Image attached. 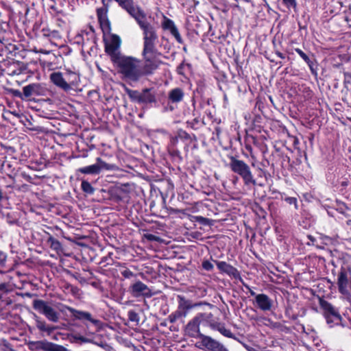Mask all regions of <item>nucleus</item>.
Returning <instances> with one entry per match:
<instances>
[{
    "label": "nucleus",
    "instance_id": "obj_8",
    "mask_svg": "<svg viewBox=\"0 0 351 351\" xmlns=\"http://www.w3.org/2000/svg\"><path fill=\"white\" fill-rule=\"evenodd\" d=\"M117 2L132 16L138 23L139 21H145L146 15L138 7H135L132 0H116Z\"/></svg>",
    "mask_w": 351,
    "mask_h": 351
},
{
    "label": "nucleus",
    "instance_id": "obj_33",
    "mask_svg": "<svg viewBox=\"0 0 351 351\" xmlns=\"http://www.w3.org/2000/svg\"><path fill=\"white\" fill-rule=\"evenodd\" d=\"M38 328L42 330H47L49 332H50L51 331H52L53 330V328H49V327H47L45 326V324H40L39 326H38Z\"/></svg>",
    "mask_w": 351,
    "mask_h": 351
},
{
    "label": "nucleus",
    "instance_id": "obj_38",
    "mask_svg": "<svg viewBox=\"0 0 351 351\" xmlns=\"http://www.w3.org/2000/svg\"><path fill=\"white\" fill-rule=\"evenodd\" d=\"M54 247L58 248L60 246L59 242L56 241L53 243Z\"/></svg>",
    "mask_w": 351,
    "mask_h": 351
},
{
    "label": "nucleus",
    "instance_id": "obj_12",
    "mask_svg": "<svg viewBox=\"0 0 351 351\" xmlns=\"http://www.w3.org/2000/svg\"><path fill=\"white\" fill-rule=\"evenodd\" d=\"M132 294L135 297L141 295L151 296V290L149 287L141 281H137L130 287Z\"/></svg>",
    "mask_w": 351,
    "mask_h": 351
},
{
    "label": "nucleus",
    "instance_id": "obj_35",
    "mask_svg": "<svg viewBox=\"0 0 351 351\" xmlns=\"http://www.w3.org/2000/svg\"><path fill=\"white\" fill-rule=\"evenodd\" d=\"M283 2L287 5L291 6L295 5V0H282Z\"/></svg>",
    "mask_w": 351,
    "mask_h": 351
},
{
    "label": "nucleus",
    "instance_id": "obj_27",
    "mask_svg": "<svg viewBox=\"0 0 351 351\" xmlns=\"http://www.w3.org/2000/svg\"><path fill=\"white\" fill-rule=\"evenodd\" d=\"M128 317L131 322H136L137 324L139 322L138 315L133 311H130L128 312Z\"/></svg>",
    "mask_w": 351,
    "mask_h": 351
},
{
    "label": "nucleus",
    "instance_id": "obj_43",
    "mask_svg": "<svg viewBox=\"0 0 351 351\" xmlns=\"http://www.w3.org/2000/svg\"><path fill=\"white\" fill-rule=\"evenodd\" d=\"M1 198H2V193H1V191H0V199H1Z\"/></svg>",
    "mask_w": 351,
    "mask_h": 351
},
{
    "label": "nucleus",
    "instance_id": "obj_10",
    "mask_svg": "<svg viewBox=\"0 0 351 351\" xmlns=\"http://www.w3.org/2000/svg\"><path fill=\"white\" fill-rule=\"evenodd\" d=\"M204 314H199L195 316L189 324L186 325V331L191 337H199L202 335L199 332V325L204 319Z\"/></svg>",
    "mask_w": 351,
    "mask_h": 351
},
{
    "label": "nucleus",
    "instance_id": "obj_13",
    "mask_svg": "<svg viewBox=\"0 0 351 351\" xmlns=\"http://www.w3.org/2000/svg\"><path fill=\"white\" fill-rule=\"evenodd\" d=\"M255 302L257 307L264 311H270L273 305L272 300L265 294H257Z\"/></svg>",
    "mask_w": 351,
    "mask_h": 351
},
{
    "label": "nucleus",
    "instance_id": "obj_37",
    "mask_svg": "<svg viewBox=\"0 0 351 351\" xmlns=\"http://www.w3.org/2000/svg\"><path fill=\"white\" fill-rule=\"evenodd\" d=\"M101 1L104 4V8H107L108 3H109V2H108V0H101Z\"/></svg>",
    "mask_w": 351,
    "mask_h": 351
},
{
    "label": "nucleus",
    "instance_id": "obj_18",
    "mask_svg": "<svg viewBox=\"0 0 351 351\" xmlns=\"http://www.w3.org/2000/svg\"><path fill=\"white\" fill-rule=\"evenodd\" d=\"M40 85L33 84L23 88V95L26 97L36 96L42 93Z\"/></svg>",
    "mask_w": 351,
    "mask_h": 351
},
{
    "label": "nucleus",
    "instance_id": "obj_4",
    "mask_svg": "<svg viewBox=\"0 0 351 351\" xmlns=\"http://www.w3.org/2000/svg\"><path fill=\"white\" fill-rule=\"evenodd\" d=\"M120 46L121 39L117 35H112L110 39L106 41L105 51L110 56L112 62L122 56L119 50Z\"/></svg>",
    "mask_w": 351,
    "mask_h": 351
},
{
    "label": "nucleus",
    "instance_id": "obj_42",
    "mask_svg": "<svg viewBox=\"0 0 351 351\" xmlns=\"http://www.w3.org/2000/svg\"><path fill=\"white\" fill-rule=\"evenodd\" d=\"M84 324H85V326H86V329H87V330H88V329H89V326H88V324H86V323H84Z\"/></svg>",
    "mask_w": 351,
    "mask_h": 351
},
{
    "label": "nucleus",
    "instance_id": "obj_40",
    "mask_svg": "<svg viewBox=\"0 0 351 351\" xmlns=\"http://www.w3.org/2000/svg\"><path fill=\"white\" fill-rule=\"evenodd\" d=\"M250 293L252 295H254L255 297L256 295V294L253 291H250Z\"/></svg>",
    "mask_w": 351,
    "mask_h": 351
},
{
    "label": "nucleus",
    "instance_id": "obj_20",
    "mask_svg": "<svg viewBox=\"0 0 351 351\" xmlns=\"http://www.w3.org/2000/svg\"><path fill=\"white\" fill-rule=\"evenodd\" d=\"M184 97V93L182 89L179 88L171 90L169 93V98L172 102H179Z\"/></svg>",
    "mask_w": 351,
    "mask_h": 351
},
{
    "label": "nucleus",
    "instance_id": "obj_14",
    "mask_svg": "<svg viewBox=\"0 0 351 351\" xmlns=\"http://www.w3.org/2000/svg\"><path fill=\"white\" fill-rule=\"evenodd\" d=\"M97 18L103 30H110V22L107 17V8H101L97 10Z\"/></svg>",
    "mask_w": 351,
    "mask_h": 351
},
{
    "label": "nucleus",
    "instance_id": "obj_29",
    "mask_svg": "<svg viewBox=\"0 0 351 351\" xmlns=\"http://www.w3.org/2000/svg\"><path fill=\"white\" fill-rule=\"evenodd\" d=\"M121 274H122L123 276H124L126 278H132V277L134 276V273L132 271H131L128 269H123L121 271Z\"/></svg>",
    "mask_w": 351,
    "mask_h": 351
},
{
    "label": "nucleus",
    "instance_id": "obj_19",
    "mask_svg": "<svg viewBox=\"0 0 351 351\" xmlns=\"http://www.w3.org/2000/svg\"><path fill=\"white\" fill-rule=\"evenodd\" d=\"M126 93H128V96L134 101H137L139 102H147V101H152L151 99H147L145 97V95L147 93V91L145 90L144 94L142 95L137 90H132L128 88L125 89Z\"/></svg>",
    "mask_w": 351,
    "mask_h": 351
},
{
    "label": "nucleus",
    "instance_id": "obj_34",
    "mask_svg": "<svg viewBox=\"0 0 351 351\" xmlns=\"http://www.w3.org/2000/svg\"><path fill=\"white\" fill-rule=\"evenodd\" d=\"M6 260V255L0 252V265H3Z\"/></svg>",
    "mask_w": 351,
    "mask_h": 351
},
{
    "label": "nucleus",
    "instance_id": "obj_36",
    "mask_svg": "<svg viewBox=\"0 0 351 351\" xmlns=\"http://www.w3.org/2000/svg\"><path fill=\"white\" fill-rule=\"evenodd\" d=\"M222 324H220V323H213V324H210V327L213 328V329H215V330H217V326H221Z\"/></svg>",
    "mask_w": 351,
    "mask_h": 351
},
{
    "label": "nucleus",
    "instance_id": "obj_32",
    "mask_svg": "<svg viewBox=\"0 0 351 351\" xmlns=\"http://www.w3.org/2000/svg\"><path fill=\"white\" fill-rule=\"evenodd\" d=\"M285 201L289 204H293L295 206V208H298V205H297V199L295 197H287L285 199Z\"/></svg>",
    "mask_w": 351,
    "mask_h": 351
},
{
    "label": "nucleus",
    "instance_id": "obj_44",
    "mask_svg": "<svg viewBox=\"0 0 351 351\" xmlns=\"http://www.w3.org/2000/svg\"><path fill=\"white\" fill-rule=\"evenodd\" d=\"M199 219H200L201 220H204V219H204V218H203V217H199Z\"/></svg>",
    "mask_w": 351,
    "mask_h": 351
},
{
    "label": "nucleus",
    "instance_id": "obj_1",
    "mask_svg": "<svg viewBox=\"0 0 351 351\" xmlns=\"http://www.w3.org/2000/svg\"><path fill=\"white\" fill-rule=\"evenodd\" d=\"M138 25L143 30V50L142 55L145 60V72L151 73L156 70L162 62L159 58L161 53L158 51L156 45L158 36L154 27L145 21H139Z\"/></svg>",
    "mask_w": 351,
    "mask_h": 351
},
{
    "label": "nucleus",
    "instance_id": "obj_45",
    "mask_svg": "<svg viewBox=\"0 0 351 351\" xmlns=\"http://www.w3.org/2000/svg\"><path fill=\"white\" fill-rule=\"evenodd\" d=\"M223 351H228V350H227V349H226V348H225V349H224V350H223Z\"/></svg>",
    "mask_w": 351,
    "mask_h": 351
},
{
    "label": "nucleus",
    "instance_id": "obj_6",
    "mask_svg": "<svg viewBox=\"0 0 351 351\" xmlns=\"http://www.w3.org/2000/svg\"><path fill=\"white\" fill-rule=\"evenodd\" d=\"M33 306L36 311L45 315L49 320L53 322L58 321V313L47 302L41 300H36L34 301Z\"/></svg>",
    "mask_w": 351,
    "mask_h": 351
},
{
    "label": "nucleus",
    "instance_id": "obj_22",
    "mask_svg": "<svg viewBox=\"0 0 351 351\" xmlns=\"http://www.w3.org/2000/svg\"><path fill=\"white\" fill-rule=\"evenodd\" d=\"M44 348L48 351H64L65 350L63 346L51 343H47Z\"/></svg>",
    "mask_w": 351,
    "mask_h": 351
},
{
    "label": "nucleus",
    "instance_id": "obj_2",
    "mask_svg": "<svg viewBox=\"0 0 351 351\" xmlns=\"http://www.w3.org/2000/svg\"><path fill=\"white\" fill-rule=\"evenodd\" d=\"M113 63L119 68L120 73L132 81L136 82L144 74H147L145 72V64L141 69L140 60L132 57L121 56Z\"/></svg>",
    "mask_w": 351,
    "mask_h": 351
},
{
    "label": "nucleus",
    "instance_id": "obj_5",
    "mask_svg": "<svg viewBox=\"0 0 351 351\" xmlns=\"http://www.w3.org/2000/svg\"><path fill=\"white\" fill-rule=\"evenodd\" d=\"M319 305L324 310V317L328 324H338L341 322V315L330 303L326 300L320 299Z\"/></svg>",
    "mask_w": 351,
    "mask_h": 351
},
{
    "label": "nucleus",
    "instance_id": "obj_41",
    "mask_svg": "<svg viewBox=\"0 0 351 351\" xmlns=\"http://www.w3.org/2000/svg\"><path fill=\"white\" fill-rule=\"evenodd\" d=\"M197 304H195V305H193V306H197ZM192 307H193V306H186V308H192Z\"/></svg>",
    "mask_w": 351,
    "mask_h": 351
},
{
    "label": "nucleus",
    "instance_id": "obj_21",
    "mask_svg": "<svg viewBox=\"0 0 351 351\" xmlns=\"http://www.w3.org/2000/svg\"><path fill=\"white\" fill-rule=\"evenodd\" d=\"M79 171L84 174H98L100 172L99 167L95 164L80 168Z\"/></svg>",
    "mask_w": 351,
    "mask_h": 351
},
{
    "label": "nucleus",
    "instance_id": "obj_11",
    "mask_svg": "<svg viewBox=\"0 0 351 351\" xmlns=\"http://www.w3.org/2000/svg\"><path fill=\"white\" fill-rule=\"evenodd\" d=\"M350 273L346 271L345 269H341L338 275L337 285L340 293L343 295H348V287H349V278Z\"/></svg>",
    "mask_w": 351,
    "mask_h": 351
},
{
    "label": "nucleus",
    "instance_id": "obj_23",
    "mask_svg": "<svg viewBox=\"0 0 351 351\" xmlns=\"http://www.w3.org/2000/svg\"><path fill=\"white\" fill-rule=\"evenodd\" d=\"M82 189L85 193H87L88 194H93L95 191L91 184L88 181L86 180L82 181Z\"/></svg>",
    "mask_w": 351,
    "mask_h": 351
},
{
    "label": "nucleus",
    "instance_id": "obj_15",
    "mask_svg": "<svg viewBox=\"0 0 351 351\" xmlns=\"http://www.w3.org/2000/svg\"><path fill=\"white\" fill-rule=\"evenodd\" d=\"M162 25L164 29L169 30L176 39L181 43V36L173 21L164 16V21Z\"/></svg>",
    "mask_w": 351,
    "mask_h": 351
},
{
    "label": "nucleus",
    "instance_id": "obj_39",
    "mask_svg": "<svg viewBox=\"0 0 351 351\" xmlns=\"http://www.w3.org/2000/svg\"><path fill=\"white\" fill-rule=\"evenodd\" d=\"M94 334H95L94 332H90V331H88V332H86V335L87 336H92V335H93Z\"/></svg>",
    "mask_w": 351,
    "mask_h": 351
},
{
    "label": "nucleus",
    "instance_id": "obj_31",
    "mask_svg": "<svg viewBox=\"0 0 351 351\" xmlns=\"http://www.w3.org/2000/svg\"><path fill=\"white\" fill-rule=\"evenodd\" d=\"M182 315V313L180 311L176 312L174 314H171L169 315V319L171 322H174L177 319L180 317Z\"/></svg>",
    "mask_w": 351,
    "mask_h": 351
},
{
    "label": "nucleus",
    "instance_id": "obj_28",
    "mask_svg": "<svg viewBox=\"0 0 351 351\" xmlns=\"http://www.w3.org/2000/svg\"><path fill=\"white\" fill-rule=\"evenodd\" d=\"M295 51L300 55V56L308 64L310 63L309 58L305 54L301 49L297 48Z\"/></svg>",
    "mask_w": 351,
    "mask_h": 351
},
{
    "label": "nucleus",
    "instance_id": "obj_9",
    "mask_svg": "<svg viewBox=\"0 0 351 351\" xmlns=\"http://www.w3.org/2000/svg\"><path fill=\"white\" fill-rule=\"evenodd\" d=\"M200 346L204 348L206 351H223L226 348L221 343L209 336L200 335Z\"/></svg>",
    "mask_w": 351,
    "mask_h": 351
},
{
    "label": "nucleus",
    "instance_id": "obj_3",
    "mask_svg": "<svg viewBox=\"0 0 351 351\" xmlns=\"http://www.w3.org/2000/svg\"><path fill=\"white\" fill-rule=\"evenodd\" d=\"M230 165L231 169L234 172L239 174L242 177L245 184H256V182L253 178L252 173L250 171L249 166L243 161L232 158Z\"/></svg>",
    "mask_w": 351,
    "mask_h": 351
},
{
    "label": "nucleus",
    "instance_id": "obj_25",
    "mask_svg": "<svg viewBox=\"0 0 351 351\" xmlns=\"http://www.w3.org/2000/svg\"><path fill=\"white\" fill-rule=\"evenodd\" d=\"M72 338L73 339V341H75V342H78V341H80L82 343H91V342H93L91 339H90L86 337L80 335H72Z\"/></svg>",
    "mask_w": 351,
    "mask_h": 351
},
{
    "label": "nucleus",
    "instance_id": "obj_16",
    "mask_svg": "<svg viewBox=\"0 0 351 351\" xmlns=\"http://www.w3.org/2000/svg\"><path fill=\"white\" fill-rule=\"evenodd\" d=\"M50 79L54 84L67 90L70 89L69 84L63 78L62 74L60 72L53 73L50 75Z\"/></svg>",
    "mask_w": 351,
    "mask_h": 351
},
{
    "label": "nucleus",
    "instance_id": "obj_24",
    "mask_svg": "<svg viewBox=\"0 0 351 351\" xmlns=\"http://www.w3.org/2000/svg\"><path fill=\"white\" fill-rule=\"evenodd\" d=\"M217 330L223 336L232 338L233 335L231 331L227 328L222 324L221 326H217Z\"/></svg>",
    "mask_w": 351,
    "mask_h": 351
},
{
    "label": "nucleus",
    "instance_id": "obj_26",
    "mask_svg": "<svg viewBox=\"0 0 351 351\" xmlns=\"http://www.w3.org/2000/svg\"><path fill=\"white\" fill-rule=\"evenodd\" d=\"M97 163L95 165H97L99 167V170L101 171V169H110V165L105 162L104 160H101L100 158H97L96 159Z\"/></svg>",
    "mask_w": 351,
    "mask_h": 351
},
{
    "label": "nucleus",
    "instance_id": "obj_46",
    "mask_svg": "<svg viewBox=\"0 0 351 351\" xmlns=\"http://www.w3.org/2000/svg\"><path fill=\"white\" fill-rule=\"evenodd\" d=\"M250 351H254V350H249Z\"/></svg>",
    "mask_w": 351,
    "mask_h": 351
},
{
    "label": "nucleus",
    "instance_id": "obj_30",
    "mask_svg": "<svg viewBox=\"0 0 351 351\" xmlns=\"http://www.w3.org/2000/svg\"><path fill=\"white\" fill-rule=\"evenodd\" d=\"M202 267L207 271H210L213 269V265L208 261H204L202 263Z\"/></svg>",
    "mask_w": 351,
    "mask_h": 351
},
{
    "label": "nucleus",
    "instance_id": "obj_7",
    "mask_svg": "<svg viewBox=\"0 0 351 351\" xmlns=\"http://www.w3.org/2000/svg\"><path fill=\"white\" fill-rule=\"evenodd\" d=\"M67 308L75 319L90 322L95 327L97 332L102 329L103 324L101 322L97 319L93 318L90 313L78 311L71 307H68Z\"/></svg>",
    "mask_w": 351,
    "mask_h": 351
},
{
    "label": "nucleus",
    "instance_id": "obj_17",
    "mask_svg": "<svg viewBox=\"0 0 351 351\" xmlns=\"http://www.w3.org/2000/svg\"><path fill=\"white\" fill-rule=\"evenodd\" d=\"M217 267L223 272L226 273L229 276H232L234 277H237L239 276V272L233 267L232 265L226 263V262L221 261L217 262Z\"/></svg>",
    "mask_w": 351,
    "mask_h": 351
}]
</instances>
